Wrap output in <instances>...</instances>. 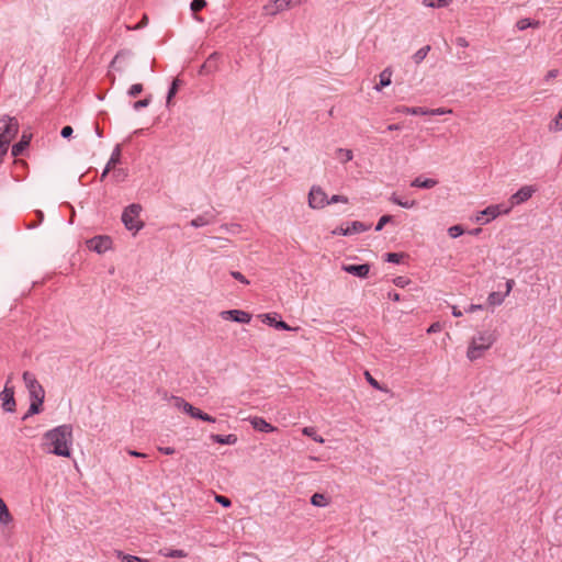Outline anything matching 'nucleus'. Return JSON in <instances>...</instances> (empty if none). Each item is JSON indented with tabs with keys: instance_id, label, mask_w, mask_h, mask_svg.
<instances>
[{
	"instance_id": "obj_1",
	"label": "nucleus",
	"mask_w": 562,
	"mask_h": 562,
	"mask_svg": "<svg viewBox=\"0 0 562 562\" xmlns=\"http://www.w3.org/2000/svg\"><path fill=\"white\" fill-rule=\"evenodd\" d=\"M43 440V445L47 447V452L68 458L71 454L72 426L64 424L47 430Z\"/></svg>"
},
{
	"instance_id": "obj_2",
	"label": "nucleus",
	"mask_w": 562,
	"mask_h": 562,
	"mask_svg": "<svg viewBox=\"0 0 562 562\" xmlns=\"http://www.w3.org/2000/svg\"><path fill=\"white\" fill-rule=\"evenodd\" d=\"M19 131V123L15 117L0 119V154L5 155L11 140Z\"/></svg>"
},
{
	"instance_id": "obj_3",
	"label": "nucleus",
	"mask_w": 562,
	"mask_h": 562,
	"mask_svg": "<svg viewBox=\"0 0 562 562\" xmlns=\"http://www.w3.org/2000/svg\"><path fill=\"white\" fill-rule=\"evenodd\" d=\"M495 341V336L490 331L480 333L477 336L473 337L469 348L467 356L473 361L480 358L483 351L487 350Z\"/></svg>"
},
{
	"instance_id": "obj_4",
	"label": "nucleus",
	"mask_w": 562,
	"mask_h": 562,
	"mask_svg": "<svg viewBox=\"0 0 562 562\" xmlns=\"http://www.w3.org/2000/svg\"><path fill=\"white\" fill-rule=\"evenodd\" d=\"M140 212L142 205L137 203H132L124 209L122 222L126 229L138 232L144 227V222L138 218Z\"/></svg>"
},
{
	"instance_id": "obj_5",
	"label": "nucleus",
	"mask_w": 562,
	"mask_h": 562,
	"mask_svg": "<svg viewBox=\"0 0 562 562\" xmlns=\"http://www.w3.org/2000/svg\"><path fill=\"white\" fill-rule=\"evenodd\" d=\"M510 210L512 206H505L504 204L490 205L479 213L476 222L482 225L487 224L498 215L509 213Z\"/></svg>"
},
{
	"instance_id": "obj_6",
	"label": "nucleus",
	"mask_w": 562,
	"mask_h": 562,
	"mask_svg": "<svg viewBox=\"0 0 562 562\" xmlns=\"http://www.w3.org/2000/svg\"><path fill=\"white\" fill-rule=\"evenodd\" d=\"M303 2L304 0H272L263 7V12L267 15H276L283 10L297 7Z\"/></svg>"
},
{
	"instance_id": "obj_7",
	"label": "nucleus",
	"mask_w": 562,
	"mask_h": 562,
	"mask_svg": "<svg viewBox=\"0 0 562 562\" xmlns=\"http://www.w3.org/2000/svg\"><path fill=\"white\" fill-rule=\"evenodd\" d=\"M308 205L312 209H323L328 205V196L319 186H313L308 193Z\"/></svg>"
},
{
	"instance_id": "obj_8",
	"label": "nucleus",
	"mask_w": 562,
	"mask_h": 562,
	"mask_svg": "<svg viewBox=\"0 0 562 562\" xmlns=\"http://www.w3.org/2000/svg\"><path fill=\"white\" fill-rule=\"evenodd\" d=\"M22 378L26 389L29 390L31 398L40 396H42V398H45V391L33 373L24 371Z\"/></svg>"
},
{
	"instance_id": "obj_9",
	"label": "nucleus",
	"mask_w": 562,
	"mask_h": 562,
	"mask_svg": "<svg viewBox=\"0 0 562 562\" xmlns=\"http://www.w3.org/2000/svg\"><path fill=\"white\" fill-rule=\"evenodd\" d=\"M87 246L92 251L103 254L111 248L112 239L106 235H98L89 239Z\"/></svg>"
},
{
	"instance_id": "obj_10",
	"label": "nucleus",
	"mask_w": 562,
	"mask_h": 562,
	"mask_svg": "<svg viewBox=\"0 0 562 562\" xmlns=\"http://www.w3.org/2000/svg\"><path fill=\"white\" fill-rule=\"evenodd\" d=\"M11 378L8 379L3 391L0 393V398L2 400V408L5 412H14L15 409V400H14V387L9 386V382Z\"/></svg>"
},
{
	"instance_id": "obj_11",
	"label": "nucleus",
	"mask_w": 562,
	"mask_h": 562,
	"mask_svg": "<svg viewBox=\"0 0 562 562\" xmlns=\"http://www.w3.org/2000/svg\"><path fill=\"white\" fill-rule=\"evenodd\" d=\"M221 317L225 321H232L240 324H248L251 321V315L241 310H227L221 312Z\"/></svg>"
},
{
	"instance_id": "obj_12",
	"label": "nucleus",
	"mask_w": 562,
	"mask_h": 562,
	"mask_svg": "<svg viewBox=\"0 0 562 562\" xmlns=\"http://www.w3.org/2000/svg\"><path fill=\"white\" fill-rule=\"evenodd\" d=\"M218 60L220 54L216 52L212 53L201 65L199 74L202 76H209L216 72L218 70Z\"/></svg>"
},
{
	"instance_id": "obj_13",
	"label": "nucleus",
	"mask_w": 562,
	"mask_h": 562,
	"mask_svg": "<svg viewBox=\"0 0 562 562\" xmlns=\"http://www.w3.org/2000/svg\"><path fill=\"white\" fill-rule=\"evenodd\" d=\"M536 189L532 186H524L516 193L510 196V206L521 204L529 200L535 193Z\"/></svg>"
},
{
	"instance_id": "obj_14",
	"label": "nucleus",
	"mask_w": 562,
	"mask_h": 562,
	"mask_svg": "<svg viewBox=\"0 0 562 562\" xmlns=\"http://www.w3.org/2000/svg\"><path fill=\"white\" fill-rule=\"evenodd\" d=\"M341 269L349 273V274H352L355 277H358V278H361V279H364L368 277L369 272H370V265L369 263H360V265H355V263H350V265H342Z\"/></svg>"
},
{
	"instance_id": "obj_15",
	"label": "nucleus",
	"mask_w": 562,
	"mask_h": 562,
	"mask_svg": "<svg viewBox=\"0 0 562 562\" xmlns=\"http://www.w3.org/2000/svg\"><path fill=\"white\" fill-rule=\"evenodd\" d=\"M260 317H262L263 323L268 324L271 327H274L280 330H292V327L290 325H288L284 321L277 319L276 313L262 314V315H260Z\"/></svg>"
},
{
	"instance_id": "obj_16",
	"label": "nucleus",
	"mask_w": 562,
	"mask_h": 562,
	"mask_svg": "<svg viewBox=\"0 0 562 562\" xmlns=\"http://www.w3.org/2000/svg\"><path fill=\"white\" fill-rule=\"evenodd\" d=\"M252 428L257 431H260V432H272V431H276L277 430V427H274L273 425H271L270 423H268L265 418L262 417H251L249 419Z\"/></svg>"
},
{
	"instance_id": "obj_17",
	"label": "nucleus",
	"mask_w": 562,
	"mask_h": 562,
	"mask_svg": "<svg viewBox=\"0 0 562 562\" xmlns=\"http://www.w3.org/2000/svg\"><path fill=\"white\" fill-rule=\"evenodd\" d=\"M31 142V136L23 134L18 143L12 146L11 154L13 157L22 156Z\"/></svg>"
},
{
	"instance_id": "obj_18",
	"label": "nucleus",
	"mask_w": 562,
	"mask_h": 562,
	"mask_svg": "<svg viewBox=\"0 0 562 562\" xmlns=\"http://www.w3.org/2000/svg\"><path fill=\"white\" fill-rule=\"evenodd\" d=\"M43 403H44V398H42V396L32 397L30 407H29L27 412L25 413V415L22 417V419L26 420L30 416L40 414L43 408Z\"/></svg>"
},
{
	"instance_id": "obj_19",
	"label": "nucleus",
	"mask_w": 562,
	"mask_h": 562,
	"mask_svg": "<svg viewBox=\"0 0 562 562\" xmlns=\"http://www.w3.org/2000/svg\"><path fill=\"white\" fill-rule=\"evenodd\" d=\"M210 439L215 442V443H218V445H235L238 440L237 436L234 435V434H229V435H217V434H212L210 436Z\"/></svg>"
},
{
	"instance_id": "obj_20",
	"label": "nucleus",
	"mask_w": 562,
	"mask_h": 562,
	"mask_svg": "<svg viewBox=\"0 0 562 562\" xmlns=\"http://www.w3.org/2000/svg\"><path fill=\"white\" fill-rule=\"evenodd\" d=\"M437 183H438V181L436 179H431V178L423 179L422 177H417L411 182V187L420 188V189H431V188L436 187Z\"/></svg>"
},
{
	"instance_id": "obj_21",
	"label": "nucleus",
	"mask_w": 562,
	"mask_h": 562,
	"mask_svg": "<svg viewBox=\"0 0 562 562\" xmlns=\"http://www.w3.org/2000/svg\"><path fill=\"white\" fill-rule=\"evenodd\" d=\"M213 222H214V216L209 213H204V214L199 215L195 218H193L190 222V225L194 228H200V227L209 225Z\"/></svg>"
},
{
	"instance_id": "obj_22",
	"label": "nucleus",
	"mask_w": 562,
	"mask_h": 562,
	"mask_svg": "<svg viewBox=\"0 0 562 562\" xmlns=\"http://www.w3.org/2000/svg\"><path fill=\"white\" fill-rule=\"evenodd\" d=\"M172 400L175 402V406L182 409L186 414L190 416L192 415L195 408L192 404L188 403L186 400L179 396H172Z\"/></svg>"
},
{
	"instance_id": "obj_23",
	"label": "nucleus",
	"mask_w": 562,
	"mask_h": 562,
	"mask_svg": "<svg viewBox=\"0 0 562 562\" xmlns=\"http://www.w3.org/2000/svg\"><path fill=\"white\" fill-rule=\"evenodd\" d=\"M389 200L396 204V205H400L404 209H413L417 205V201L415 200H402L400 196H397L395 193H392V195L389 198Z\"/></svg>"
},
{
	"instance_id": "obj_24",
	"label": "nucleus",
	"mask_w": 562,
	"mask_h": 562,
	"mask_svg": "<svg viewBox=\"0 0 562 562\" xmlns=\"http://www.w3.org/2000/svg\"><path fill=\"white\" fill-rule=\"evenodd\" d=\"M391 78H392V70L390 68H385L380 74V82L378 86H375V89L378 91H380L382 88L390 86L392 82Z\"/></svg>"
},
{
	"instance_id": "obj_25",
	"label": "nucleus",
	"mask_w": 562,
	"mask_h": 562,
	"mask_svg": "<svg viewBox=\"0 0 562 562\" xmlns=\"http://www.w3.org/2000/svg\"><path fill=\"white\" fill-rule=\"evenodd\" d=\"M12 516L4 501L0 497V524L8 525L12 521Z\"/></svg>"
},
{
	"instance_id": "obj_26",
	"label": "nucleus",
	"mask_w": 562,
	"mask_h": 562,
	"mask_svg": "<svg viewBox=\"0 0 562 562\" xmlns=\"http://www.w3.org/2000/svg\"><path fill=\"white\" fill-rule=\"evenodd\" d=\"M121 157H122V147L120 144H116L115 147L113 148L111 157L106 164L109 166H111L112 168H114L116 165H119L121 162Z\"/></svg>"
},
{
	"instance_id": "obj_27",
	"label": "nucleus",
	"mask_w": 562,
	"mask_h": 562,
	"mask_svg": "<svg viewBox=\"0 0 562 562\" xmlns=\"http://www.w3.org/2000/svg\"><path fill=\"white\" fill-rule=\"evenodd\" d=\"M539 26H540V22L539 21H535V20H531L529 18L520 19L516 23V27L519 31H525L528 27H539Z\"/></svg>"
},
{
	"instance_id": "obj_28",
	"label": "nucleus",
	"mask_w": 562,
	"mask_h": 562,
	"mask_svg": "<svg viewBox=\"0 0 562 562\" xmlns=\"http://www.w3.org/2000/svg\"><path fill=\"white\" fill-rule=\"evenodd\" d=\"M367 229H368V227L363 223L355 221L346 227V229L344 231V234L352 235V234L364 232Z\"/></svg>"
},
{
	"instance_id": "obj_29",
	"label": "nucleus",
	"mask_w": 562,
	"mask_h": 562,
	"mask_svg": "<svg viewBox=\"0 0 562 562\" xmlns=\"http://www.w3.org/2000/svg\"><path fill=\"white\" fill-rule=\"evenodd\" d=\"M206 5L205 0H192L190 3V9L192 11V15L196 21H202V19L198 15V12L201 11Z\"/></svg>"
},
{
	"instance_id": "obj_30",
	"label": "nucleus",
	"mask_w": 562,
	"mask_h": 562,
	"mask_svg": "<svg viewBox=\"0 0 562 562\" xmlns=\"http://www.w3.org/2000/svg\"><path fill=\"white\" fill-rule=\"evenodd\" d=\"M505 297H506V294L494 291L488 294L487 303L491 306H498L504 302Z\"/></svg>"
},
{
	"instance_id": "obj_31",
	"label": "nucleus",
	"mask_w": 562,
	"mask_h": 562,
	"mask_svg": "<svg viewBox=\"0 0 562 562\" xmlns=\"http://www.w3.org/2000/svg\"><path fill=\"white\" fill-rule=\"evenodd\" d=\"M311 504L316 507H325L328 505V498L322 493H315L311 497Z\"/></svg>"
},
{
	"instance_id": "obj_32",
	"label": "nucleus",
	"mask_w": 562,
	"mask_h": 562,
	"mask_svg": "<svg viewBox=\"0 0 562 562\" xmlns=\"http://www.w3.org/2000/svg\"><path fill=\"white\" fill-rule=\"evenodd\" d=\"M180 80L179 79H173L171 81V85L168 89V92H167V105H170L171 103V100L173 99V97L177 94L178 90H179V86H180Z\"/></svg>"
},
{
	"instance_id": "obj_33",
	"label": "nucleus",
	"mask_w": 562,
	"mask_h": 562,
	"mask_svg": "<svg viewBox=\"0 0 562 562\" xmlns=\"http://www.w3.org/2000/svg\"><path fill=\"white\" fill-rule=\"evenodd\" d=\"M191 417L195 418V419L203 420V422H207V423H215L216 422V419L213 416L202 412L200 408H196V407L194 408Z\"/></svg>"
},
{
	"instance_id": "obj_34",
	"label": "nucleus",
	"mask_w": 562,
	"mask_h": 562,
	"mask_svg": "<svg viewBox=\"0 0 562 562\" xmlns=\"http://www.w3.org/2000/svg\"><path fill=\"white\" fill-rule=\"evenodd\" d=\"M429 50H430V46L429 45H426V46L419 48L413 55V59H414L415 64H420L426 58V56L429 53Z\"/></svg>"
},
{
	"instance_id": "obj_35",
	"label": "nucleus",
	"mask_w": 562,
	"mask_h": 562,
	"mask_svg": "<svg viewBox=\"0 0 562 562\" xmlns=\"http://www.w3.org/2000/svg\"><path fill=\"white\" fill-rule=\"evenodd\" d=\"M127 177L128 172L126 169L114 167L112 178L115 182L125 181Z\"/></svg>"
},
{
	"instance_id": "obj_36",
	"label": "nucleus",
	"mask_w": 562,
	"mask_h": 562,
	"mask_svg": "<svg viewBox=\"0 0 562 562\" xmlns=\"http://www.w3.org/2000/svg\"><path fill=\"white\" fill-rule=\"evenodd\" d=\"M452 0H423V3L429 8H445L450 4Z\"/></svg>"
},
{
	"instance_id": "obj_37",
	"label": "nucleus",
	"mask_w": 562,
	"mask_h": 562,
	"mask_svg": "<svg viewBox=\"0 0 562 562\" xmlns=\"http://www.w3.org/2000/svg\"><path fill=\"white\" fill-rule=\"evenodd\" d=\"M117 557L122 562H150L149 560L142 559L136 555L125 554L122 551L117 552Z\"/></svg>"
},
{
	"instance_id": "obj_38",
	"label": "nucleus",
	"mask_w": 562,
	"mask_h": 562,
	"mask_svg": "<svg viewBox=\"0 0 562 562\" xmlns=\"http://www.w3.org/2000/svg\"><path fill=\"white\" fill-rule=\"evenodd\" d=\"M406 255L403 252H387L385 254V261L391 263H401Z\"/></svg>"
},
{
	"instance_id": "obj_39",
	"label": "nucleus",
	"mask_w": 562,
	"mask_h": 562,
	"mask_svg": "<svg viewBox=\"0 0 562 562\" xmlns=\"http://www.w3.org/2000/svg\"><path fill=\"white\" fill-rule=\"evenodd\" d=\"M303 435L313 438L316 442H323L324 439L317 435L314 427H304L302 430Z\"/></svg>"
},
{
	"instance_id": "obj_40",
	"label": "nucleus",
	"mask_w": 562,
	"mask_h": 562,
	"mask_svg": "<svg viewBox=\"0 0 562 562\" xmlns=\"http://www.w3.org/2000/svg\"><path fill=\"white\" fill-rule=\"evenodd\" d=\"M464 234V228L462 225H453L451 227L448 228V235L451 237V238H458L460 237L461 235Z\"/></svg>"
},
{
	"instance_id": "obj_41",
	"label": "nucleus",
	"mask_w": 562,
	"mask_h": 562,
	"mask_svg": "<svg viewBox=\"0 0 562 562\" xmlns=\"http://www.w3.org/2000/svg\"><path fill=\"white\" fill-rule=\"evenodd\" d=\"M393 218L394 217L389 214L381 216L375 225V232L382 231L384 225L393 222Z\"/></svg>"
},
{
	"instance_id": "obj_42",
	"label": "nucleus",
	"mask_w": 562,
	"mask_h": 562,
	"mask_svg": "<svg viewBox=\"0 0 562 562\" xmlns=\"http://www.w3.org/2000/svg\"><path fill=\"white\" fill-rule=\"evenodd\" d=\"M404 113H407V114H412V115H426V114H429V111L424 109V108H420V106H416V108H404L403 110Z\"/></svg>"
},
{
	"instance_id": "obj_43",
	"label": "nucleus",
	"mask_w": 562,
	"mask_h": 562,
	"mask_svg": "<svg viewBox=\"0 0 562 562\" xmlns=\"http://www.w3.org/2000/svg\"><path fill=\"white\" fill-rule=\"evenodd\" d=\"M144 88L142 83H134L130 87L127 94L131 98H136L143 92Z\"/></svg>"
},
{
	"instance_id": "obj_44",
	"label": "nucleus",
	"mask_w": 562,
	"mask_h": 562,
	"mask_svg": "<svg viewBox=\"0 0 562 562\" xmlns=\"http://www.w3.org/2000/svg\"><path fill=\"white\" fill-rule=\"evenodd\" d=\"M338 154H339V158L344 162L350 161L352 159V157H353V154H352V151L350 149L339 148L338 149Z\"/></svg>"
},
{
	"instance_id": "obj_45",
	"label": "nucleus",
	"mask_w": 562,
	"mask_h": 562,
	"mask_svg": "<svg viewBox=\"0 0 562 562\" xmlns=\"http://www.w3.org/2000/svg\"><path fill=\"white\" fill-rule=\"evenodd\" d=\"M150 101H151V97H150V95H148V97H147V98H145V99H142V100H138V101L134 102V103H133V108H134V110L138 111V110H140V109H143V108L148 106V105H149V103H150Z\"/></svg>"
},
{
	"instance_id": "obj_46",
	"label": "nucleus",
	"mask_w": 562,
	"mask_h": 562,
	"mask_svg": "<svg viewBox=\"0 0 562 562\" xmlns=\"http://www.w3.org/2000/svg\"><path fill=\"white\" fill-rule=\"evenodd\" d=\"M393 283L398 288H405L411 283V280L406 277L400 276L393 279Z\"/></svg>"
},
{
	"instance_id": "obj_47",
	"label": "nucleus",
	"mask_w": 562,
	"mask_h": 562,
	"mask_svg": "<svg viewBox=\"0 0 562 562\" xmlns=\"http://www.w3.org/2000/svg\"><path fill=\"white\" fill-rule=\"evenodd\" d=\"M35 215H36L37 221H36V223L27 224L29 229H33V228L37 227L44 220V213L42 211L37 210L35 212Z\"/></svg>"
},
{
	"instance_id": "obj_48",
	"label": "nucleus",
	"mask_w": 562,
	"mask_h": 562,
	"mask_svg": "<svg viewBox=\"0 0 562 562\" xmlns=\"http://www.w3.org/2000/svg\"><path fill=\"white\" fill-rule=\"evenodd\" d=\"M364 374H366V379H367L368 383L372 387H374L375 390H382V386L380 385V383L368 371H366Z\"/></svg>"
},
{
	"instance_id": "obj_49",
	"label": "nucleus",
	"mask_w": 562,
	"mask_h": 562,
	"mask_svg": "<svg viewBox=\"0 0 562 562\" xmlns=\"http://www.w3.org/2000/svg\"><path fill=\"white\" fill-rule=\"evenodd\" d=\"M338 202L348 203V198L340 194H334L330 199H328V204H334Z\"/></svg>"
},
{
	"instance_id": "obj_50",
	"label": "nucleus",
	"mask_w": 562,
	"mask_h": 562,
	"mask_svg": "<svg viewBox=\"0 0 562 562\" xmlns=\"http://www.w3.org/2000/svg\"><path fill=\"white\" fill-rule=\"evenodd\" d=\"M216 502L221 504L223 507L228 508L232 505V502L228 497L223 495H216L215 497Z\"/></svg>"
},
{
	"instance_id": "obj_51",
	"label": "nucleus",
	"mask_w": 562,
	"mask_h": 562,
	"mask_svg": "<svg viewBox=\"0 0 562 562\" xmlns=\"http://www.w3.org/2000/svg\"><path fill=\"white\" fill-rule=\"evenodd\" d=\"M231 276L243 284H249V281L246 279V277L239 271H231Z\"/></svg>"
},
{
	"instance_id": "obj_52",
	"label": "nucleus",
	"mask_w": 562,
	"mask_h": 562,
	"mask_svg": "<svg viewBox=\"0 0 562 562\" xmlns=\"http://www.w3.org/2000/svg\"><path fill=\"white\" fill-rule=\"evenodd\" d=\"M552 128L554 131H561L562 130V109L559 111L555 120H554V123H553V126Z\"/></svg>"
},
{
	"instance_id": "obj_53",
	"label": "nucleus",
	"mask_w": 562,
	"mask_h": 562,
	"mask_svg": "<svg viewBox=\"0 0 562 562\" xmlns=\"http://www.w3.org/2000/svg\"><path fill=\"white\" fill-rule=\"evenodd\" d=\"M169 558H183L187 555V553L183 550H170L168 553L165 554Z\"/></svg>"
},
{
	"instance_id": "obj_54",
	"label": "nucleus",
	"mask_w": 562,
	"mask_h": 562,
	"mask_svg": "<svg viewBox=\"0 0 562 562\" xmlns=\"http://www.w3.org/2000/svg\"><path fill=\"white\" fill-rule=\"evenodd\" d=\"M72 133H74V130L70 125H65L60 131V135L64 138H69L72 135Z\"/></svg>"
},
{
	"instance_id": "obj_55",
	"label": "nucleus",
	"mask_w": 562,
	"mask_h": 562,
	"mask_svg": "<svg viewBox=\"0 0 562 562\" xmlns=\"http://www.w3.org/2000/svg\"><path fill=\"white\" fill-rule=\"evenodd\" d=\"M481 310H483L482 304H471V305H469L468 308H465V313H473V312L481 311Z\"/></svg>"
},
{
	"instance_id": "obj_56",
	"label": "nucleus",
	"mask_w": 562,
	"mask_h": 562,
	"mask_svg": "<svg viewBox=\"0 0 562 562\" xmlns=\"http://www.w3.org/2000/svg\"><path fill=\"white\" fill-rule=\"evenodd\" d=\"M456 44L463 48L469 46V42L467 41L465 37H462V36L456 38Z\"/></svg>"
},
{
	"instance_id": "obj_57",
	"label": "nucleus",
	"mask_w": 562,
	"mask_h": 562,
	"mask_svg": "<svg viewBox=\"0 0 562 562\" xmlns=\"http://www.w3.org/2000/svg\"><path fill=\"white\" fill-rule=\"evenodd\" d=\"M159 451L167 456H171L176 452L175 448H172V447H160Z\"/></svg>"
},
{
	"instance_id": "obj_58",
	"label": "nucleus",
	"mask_w": 562,
	"mask_h": 562,
	"mask_svg": "<svg viewBox=\"0 0 562 562\" xmlns=\"http://www.w3.org/2000/svg\"><path fill=\"white\" fill-rule=\"evenodd\" d=\"M113 168L111 166H109L108 164L105 165L102 173H101V181L104 180V178L109 175V172L112 170Z\"/></svg>"
},
{
	"instance_id": "obj_59",
	"label": "nucleus",
	"mask_w": 562,
	"mask_h": 562,
	"mask_svg": "<svg viewBox=\"0 0 562 562\" xmlns=\"http://www.w3.org/2000/svg\"><path fill=\"white\" fill-rule=\"evenodd\" d=\"M514 283L515 282L512 279L506 281V291L504 292V294H506V296L510 293Z\"/></svg>"
},
{
	"instance_id": "obj_60",
	"label": "nucleus",
	"mask_w": 562,
	"mask_h": 562,
	"mask_svg": "<svg viewBox=\"0 0 562 562\" xmlns=\"http://www.w3.org/2000/svg\"><path fill=\"white\" fill-rule=\"evenodd\" d=\"M128 454L133 456V457H137V458H146L147 457L146 453H143V452H139L136 450H128Z\"/></svg>"
},
{
	"instance_id": "obj_61",
	"label": "nucleus",
	"mask_w": 562,
	"mask_h": 562,
	"mask_svg": "<svg viewBox=\"0 0 562 562\" xmlns=\"http://www.w3.org/2000/svg\"><path fill=\"white\" fill-rule=\"evenodd\" d=\"M389 297L394 302L401 301V295L397 292H389Z\"/></svg>"
},
{
	"instance_id": "obj_62",
	"label": "nucleus",
	"mask_w": 562,
	"mask_h": 562,
	"mask_svg": "<svg viewBox=\"0 0 562 562\" xmlns=\"http://www.w3.org/2000/svg\"><path fill=\"white\" fill-rule=\"evenodd\" d=\"M557 76H558V70H557V69H552V70H550V71L547 74V80L552 79V78H555Z\"/></svg>"
},
{
	"instance_id": "obj_63",
	"label": "nucleus",
	"mask_w": 562,
	"mask_h": 562,
	"mask_svg": "<svg viewBox=\"0 0 562 562\" xmlns=\"http://www.w3.org/2000/svg\"><path fill=\"white\" fill-rule=\"evenodd\" d=\"M452 315L454 317H461L462 316V312L460 310H458V307L453 306L452 307Z\"/></svg>"
},
{
	"instance_id": "obj_64",
	"label": "nucleus",
	"mask_w": 562,
	"mask_h": 562,
	"mask_svg": "<svg viewBox=\"0 0 562 562\" xmlns=\"http://www.w3.org/2000/svg\"><path fill=\"white\" fill-rule=\"evenodd\" d=\"M401 130V125L400 124H390L387 126V131H398Z\"/></svg>"
}]
</instances>
